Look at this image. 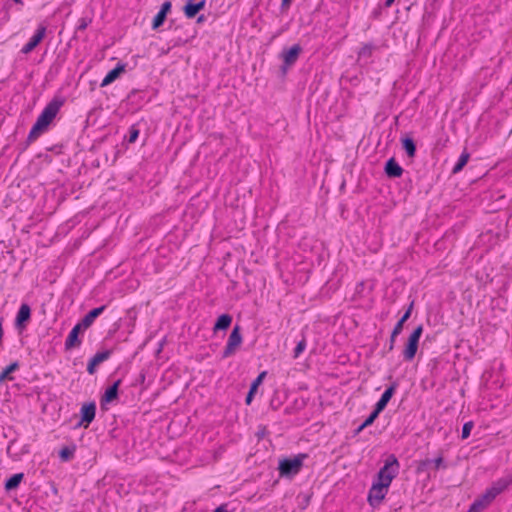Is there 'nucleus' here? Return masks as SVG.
Wrapping results in <instances>:
<instances>
[{"label": "nucleus", "instance_id": "obj_1", "mask_svg": "<svg viewBox=\"0 0 512 512\" xmlns=\"http://www.w3.org/2000/svg\"><path fill=\"white\" fill-rule=\"evenodd\" d=\"M306 454L300 453L293 458H283L279 461L278 470L281 477L292 478L297 475L302 467Z\"/></svg>", "mask_w": 512, "mask_h": 512}, {"label": "nucleus", "instance_id": "obj_2", "mask_svg": "<svg viewBox=\"0 0 512 512\" xmlns=\"http://www.w3.org/2000/svg\"><path fill=\"white\" fill-rule=\"evenodd\" d=\"M423 333V325H418L409 335L403 350V358L405 361H412L418 350L419 340Z\"/></svg>", "mask_w": 512, "mask_h": 512}, {"label": "nucleus", "instance_id": "obj_3", "mask_svg": "<svg viewBox=\"0 0 512 512\" xmlns=\"http://www.w3.org/2000/svg\"><path fill=\"white\" fill-rule=\"evenodd\" d=\"M65 100L62 97H54L43 109L38 116V120L45 124L47 127L51 124L53 119L58 114L60 108L64 105Z\"/></svg>", "mask_w": 512, "mask_h": 512}, {"label": "nucleus", "instance_id": "obj_4", "mask_svg": "<svg viewBox=\"0 0 512 512\" xmlns=\"http://www.w3.org/2000/svg\"><path fill=\"white\" fill-rule=\"evenodd\" d=\"M243 340L241 334V327L239 325H235L229 335L227 344L222 352V358H228L232 356L238 347L241 345Z\"/></svg>", "mask_w": 512, "mask_h": 512}, {"label": "nucleus", "instance_id": "obj_5", "mask_svg": "<svg viewBox=\"0 0 512 512\" xmlns=\"http://www.w3.org/2000/svg\"><path fill=\"white\" fill-rule=\"evenodd\" d=\"M388 489L389 487L383 484L373 482L367 497L369 505L373 508L378 507L388 493Z\"/></svg>", "mask_w": 512, "mask_h": 512}, {"label": "nucleus", "instance_id": "obj_6", "mask_svg": "<svg viewBox=\"0 0 512 512\" xmlns=\"http://www.w3.org/2000/svg\"><path fill=\"white\" fill-rule=\"evenodd\" d=\"M96 415V404L94 401L84 403L80 409V421L76 427L88 428V426L95 419Z\"/></svg>", "mask_w": 512, "mask_h": 512}, {"label": "nucleus", "instance_id": "obj_7", "mask_svg": "<svg viewBox=\"0 0 512 512\" xmlns=\"http://www.w3.org/2000/svg\"><path fill=\"white\" fill-rule=\"evenodd\" d=\"M302 51V47L299 44H295L290 47L288 50H283L281 53V57L283 59L282 71L286 72L287 68L291 67L297 61L300 53Z\"/></svg>", "mask_w": 512, "mask_h": 512}, {"label": "nucleus", "instance_id": "obj_8", "mask_svg": "<svg viewBox=\"0 0 512 512\" xmlns=\"http://www.w3.org/2000/svg\"><path fill=\"white\" fill-rule=\"evenodd\" d=\"M46 26L39 25L35 34L30 38V40L22 47L21 52L23 54H28L32 50H34L38 44L43 40L46 34Z\"/></svg>", "mask_w": 512, "mask_h": 512}, {"label": "nucleus", "instance_id": "obj_9", "mask_svg": "<svg viewBox=\"0 0 512 512\" xmlns=\"http://www.w3.org/2000/svg\"><path fill=\"white\" fill-rule=\"evenodd\" d=\"M85 329L81 326L80 323H77L70 333L68 334L66 340H65V349L71 350L72 348L79 347L81 345V340L79 339L80 332L84 331Z\"/></svg>", "mask_w": 512, "mask_h": 512}, {"label": "nucleus", "instance_id": "obj_10", "mask_svg": "<svg viewBox=\"0 0 512 512\" xmlns=\"http://www.w3.org/2000/svg\"><path fill=\"white\" fill-rule=\"evenodd\" d=\"M111 353L112 352L110 350H104V351H101V352H97L89 360L88 365H87V372L90 375H93L96 372L97 365H99L100 363H102L105 360L109 359V357L111 356Z\"/></svg>", "mask_w": 512, "mask_h": 512}, {"label": "nucleus", "instance_id": "obj_11", "mask_svg": "<svg viewBox=\"0 0 512 512\" xmlns=\"http://www.w3.org/2000/svg\"><path fill=\"white\" fill-rule=\"evenodd\" d=\"M30 318H31L30 306L26 303H23L17 312L16 319H15V326L18 329L24 328L26 326V323L30 320Z\"/></svg>", "mask_w": 512, "mask_h": 512}, {"label": "nucleus", "instance_id": "obj_12", "mask_svg": "<svg viewBox=\"0 0 512 512\" xmlns=\"http://www.w3.org/2000/svg\"><path fill=\"white\" fill-rule=\"evenodd\" d=\"M397 387L398 384L396 382H393L390 386H388L374 407L383 411L393 397Z\"/></svg>", "mask_w": 512, "mask_h": 512}, {"label": "nucleus", "instance_id": "obj_13", "mask_svg": "<svg viewBox=\"0 0 512 512\" xmlns=\"http://www.w3.org/2000/svg\"><path fill=\"white\" fill-rule=\"evenodd\" d=\"M384 171L389 178H398L403 174V168L393 157L386 161Z\"/></svg>", "mask_w": 512, "mask_h": 512}, {"label": "nucleus", "instance_id": "obj_14", "mask_svg": "<svg viewBox=\"0 0 512 512\" xmlns=\"http://www.w3.org/2000/svg\"><path fill=\"white\" fill-rule=\"evenodd\" d=\"M125 67H126V64L118 63L115 68H113L106 74V76L102 80L100 86L105 87V86L111 84L112 82H114L120 76V74L125 71Z\"/></svg>", "mask_w": 512, "mask_h": 512}, {"label": "nucleus", "instance_id": "obj_15", "mask_svg": "<svg viewBox=\"0 0 512 512\" xmlns=\"http://www.w3.org/2000/svg\"><path fill=\"white\" fill-rule=\"evenodd\" d=\"M106 309V306H100L90 310L79 322L84 329H88L94 320Z\"/></svg>", "mask_w": 512, "mask_h": 512}, {"label": "nucleus", "instance_id": "obj_16", "mask_svg": "<svg viewBox=\"0 0 512 512\" xmlns=\"http://www.w3.org/2000/svg\"><path fill=\"white\" fill-rule=\"evenodd\" d=\"M120 383H121V380L118 379L117 381H115L111 386H109L105 390L103 396L101 397V404L110 403L113 400L118 398V388H119Z\"/></svg>", "mask_w": 512, "mask_h": 512}, {"label": "nucleus", "instance_id": "obj_17", "mask_svg": "<svg viewBox=\"0 0 512 512\" xmlns=\"http://www.w3.org/2000/svg\"><path fill=\"white\" fill-rule=\"evenodd\" d=\"M399 467L400 465L397 457L394 454H390L386 458L384 466L379 471L384 474H391V471H395L397 476L399 472Z\"/></svg>", "mask_w": 512, "mask_h": 512}, {"label": "nucleus", "instance_id": "obj_18", "mask_svg": "<svg viewBox=\"0 0 512 512\" xmlns=\"http://www.w3.org/2000/svg\"><path fill=\"white\" fill-rule=\"evenodd\" d=\"M511 484H512V474H509V475L502 477V478L498 479L497 481L493 482V484L491 485L490 488L498 496L503 491H505Z\"/></svg>", "mask_w": 512, "mask_h": 512}, {"label": "nucleus", "instance_id": "obj_19", "mask_svg": "<svg viewBox=\"0 0 512 512\" xmlns=\"http://www.w3.org/2000/svg\"><path fill=\"white\" fill-rule=\"evenodd\" d=\"M47 128L45 124L37 119L28 134L27 145L34 142Z\"/></svg>", "mask_w": 512, "mask_h": 512}, {"label": "nucleus", "instance_id": "obj_20", "mask_svg": "<svg viewBox=\"0 0 512 512\" xmlns=\"http://www.w3.org/2000/svg\"><path fill=\"white\" fill-rule=\"evenodd\" d=\"M265 376H266V371H263L251 383L249 391H248V393L246 395V398H245V403L247 405L251 404V402H252V400L254 398V395L257 392L258 386L262 383V381H263Z\"/></svg>", "mask_w": 512, "mask_h": 512}, {"label": "nucleus", "instance_id": "obj_21", "mask_svg": "<svg viewBox=\"0 0 512 512\" xmlns=\"http://www.w3.org/2000/svg\"><path fill=\"white\" fill-rule=\"evenodd\" d=\"M20 367V364L18 361H14L12 363H10L8 366H6L0 373V385L5 381V380H10L12 381L14 378L11 376V373L15 372L16 370H18Z\"/></svg>", "mask_w": 512, "mask_h": 512}, {"label": "nucleus", "instance_id": "obj_22", "mask_svg": "<svg viewBox=\"0 0 512 512\" xmlns=\"http://www.w3.org/2000/svg\"><path fill=\"white\" fill-rule=\"evenodd\" d=\"M232 323V316L229 315V314H222L220 315L215 324H214V327H213V330L214 332L216 331H219V330H226L230 327Z\"/></svg>", "mask_w": 512, "mask_h": 512}, {"label": "nucleus", "instance_id": "obj_23", "mask_svg": "<svg viewBox=\"0 0 512 512\" xmlns=\"http://www.w3.org/2000/svg\"><path fill=\"white\" fill-rule=\"evenodd\" d=\"M24 474L23 473H16L12 475L10 478H8L5 482V490L6 491H12L18 488L21 481L23 480Z\"/></svg>", "mask_w": 512, "mask_h": 512}, {"label": "nucleus", "instance_id": "obj_24", "mask_svg": "<svg viewBox=\"0 0 512 512\" xmlns=\"http://www.w3.org/2000/svg\"><path fill=\"white\" fill-rule=\"evenodd\" d=\"M413 306H414V301H412L408 308L406 309L405 313L402 315V317L398 320V322L396 323V325L394 326V332L395 334L396 333H401L402 330H403V326H404V323L410 318L411 316V312H412V309H413Z\"/></svg>", "mask_w": 512, "mask_h": 512}, {"label": "nucleus", "instance_id": "obj_25", "mask_svg": "<svg viewBox=\"0 0 512 512\" xmlns=\"http://www.w3.org/2000/svg\"><path fill=\"white\" fill-rule=\"evenodd\" d=\"M469 158H470V153L465 149L461 153L460 157L458 158L457 163L454 165V167L452 169V173L453 174L459 173L465 167Z\"/></svg>", "mask_w": 512, "mask_h": 512}, {"label": "nucleus", "instance_id": "obj_26", "mask_svg": "<svg viewBox=\"0 0 512 512\" xmlns=\"http://www.w3.org/2000/svg\"><path fill=\"white\" fill-rule=\"evenodd\" d=\"M402 147L405 150L406 154L413 158L416 154V144L414 140L410 137H406L402 140Z\"/></svg>", "mask_w": 512, "mask_h": 512}, {"label": "nucleus", "instance_id": "obj_27", "mask_svg": "<svg viewBox=\"0 0 512 512\" xmlns=\"http://www.w3.org/2000/svg\"><path fill=\"white\" fill-rule=\"evenodd\" d=\"M183 12L188 19L194 18L199 13L193 0L186 1Z\"/></svg>", "mask_w": 512, "mask_h": 512}, {"label": "nucleus", "instance_id": "obj_28", "mask_svg": "<svg viewBox=\"0 0 512 512\" xmlns=\"http://www.w3.org/2000/svg\"><path fill=\"white\" fill-rule=\"evenodd\" d=\"M396 477V472L391 471V474H384L382 472L377 473V480L375 482L383 484L387 487L390 486L392 480Z\"/></svg>", "mask_w": 512, "mask_h": 512}, {"label": "nucleus", "instance_id": "obj_29", "mask_svg": "<svg viewBox=\"0 0 512 512\" xmlns=\"http://www.w3.org/2000/svg\"><path fill=\"white\" fill-rule=\"evenodd\" d=\"M487 506L488 504L485 501H483L481 497H479L471 504L470 508L468 509V512H481Z\"/></svg>", "mask_w": 512, "mask_h": 512}, {"label": "nucleus", "instance_id": "obj_30", "mask_svg": "<svg viewBox=\"0 0 512 512\" xmlns=\"http://www.w3.org/2000/svg\"><path fill=\"white\" fill-rule=\"evenodd\" d=\"M431 463L434 464L435 470L446 469L447 468V465L444 463V458L442 457V455L438 456L434 460L426 459L423 462V465H428V464H431Z\"/></svg>", "mask_w": 512, "mask_h": 512}, {"label": "nucleus", "instance_id": "obj_31", "mask_svg": "<svg viewBox=\"0 0 512 512\" xmlns=\"http://www.w3.org/2000/svg\"><path fill=\"white\" fill-rule=\"evenodd\" d=\"M166 17L167 16L164 13L158 11V13L154 16L152 20V29L157 30L159 27H161L165 22Z\"/></svg>", "mask_w": 512, "mask_h": 512}, {"label": "nucleus", "instance_id": "obj_32", "mask_svg": "<svg viewBox=\"0 0 512 512\" xmlns=\"http://www.w3.org/2000/svg\"><path fill=\"white\" fill-rule=\"evenodd\" d=\"M74 451H75V447H73V448L63 447L59 451V457L62 461H69L73 457Z\"/></svg>", "mask_w": 512, "mask_h": 512}, {"label": "nucleus", "instance_id": "obj_33", "mask_svg": "<svg viewBox=\"0 0 512 512\" xmlns=\"http://www.w3.org/2000/svg\"><path fill=\"white\" fill-rule=\"evenodd\" d=\"M381 412H382L381 410L374 407V409L370 413V415L364 420L363 426L368 427V426L372 425Z\"/></svg>", "mask_w": 512, "mask_h": 512}, {"label": "nucleus", "instance_id": "obj_34", "mask_svg": "<svg viewBox=\"0 0 512 512\" xmlns=\"http://www.w3.org/2000/svg\"><path fill=\"white\" fill-rule=\"evenodd\" d=\"M306 348V340L305 338H303L302 340H300L296 347L294 348V351H293V358H298L300 356V354L305 350Z\"/></svg>", "mask_w": 512, "mask_h": 512}, {"label": "nucleus", "instance_id": "obj_35", "mask_svg": "<svg viewBox=\"0 0 512 512\" xmlns=\"http://www.w3.org/2000/svg\"><path fill=\"white\" fill-rule=\"evenodd\" d=\"M497 497L496 493L492 491L489 487L486 491L481 495L483 501H485L488 505Z\"/></svg>", "mask_w": 512, "mask_h": 512}, {"label": "nucleus", "instance_id": "obj_36", "mask_svg": "<svg viewBox=\"0 0 512 512\" xmlns=\"http://www.w3.org/2000/svg\"><path fill=\"white\" fill-rule=\"evenodd\" d=\"M374 50L373 44H365L359 51V57H370Z\"/></svg>", "mask_w": 512, "mask_h": 512}, {"label": "nucleus", "instance_id": "obj_37", "mask_svg": "<svg viewBox=\"0 0 512 512\" xmlns=\"http://www.w3.org/2000/svg\"><path fill=\"white\" fill-rule=\"evenodd\" d=\"M473 426H474V423L472 421H468V422L464 423V425L462 427V433H461V438L463 440L467 439L470 436Z\"/></svg>", "mask_w": 512, "mask_h": 512}, {"label": "nucleus", "instance_id": "obj_38", "mask_svg": "<svg viewBox=\"0 0 512 512\" xmlns=\"http://www.w3.org/2000/svg\"><path fill=\"white\" fill-rule=\"evenodd\" d=\"M91 19L90 18H87V17H82L78 20V25H77V28L76 30L77 31H84L88 25L91 23Z\"/></svg>", "mask_w": 512, "mask_h": 512}, {"label": "nucleus", "instance_id": "obj_39", "mask_svg": "<svg viewBox=\"0 0 512 512\" xmlns=\"http://www.w3.org/2000/svg\"><path fill=\"white\" fill-rule=\"evenodd\" d=\"M138 136H139V130H138V129H136L135 127H132V128L130 129V133H129V139H128V141H129L130 143H134V142L137 140Z\"/></svg>", "mask_w": 512, "mask_h": 512}, {"label": "nucleus", "instance_id": "obj_40", "mask_svg": "<svg viewBox=\"0 0 512 512\" xmlns=\"http://www.w3.org/2000/svg\"><path fill=\"white\" fill-rule=\"evenodd\" d=\"M171 7H172L171 1L167 0L162 3L159 11H161L162 13H164L167 16V14L171 11Z\"/></svg>", "mask_w": 512, "mask_h": 512}, {"label": "nucleus", "instance_id": "obj_41", "mask_svg": "<svg viewBox=\"0 0 512 512\" xmlns=\"http://www.w3.org/2000/svg\"><path fill=\"white\" fill-rule=\"evenodd\" d=\"M399 334L400 333H396L395 334L394 329L392 330L391 335H390V339H389V348H388L389 351H392L394 349V344H395V341H396V337Z\"/></svg>", "mask_w": 512, "mask_h": 512}, {"label": "nucleus", "instance_id": "obj_42", "mask_svg": "<svg viewBox=\"0 0 512 512\" xmlns=\"http://www.w3.org/2000/svg\"><path fill=\"white\" fill-rule=\"evenodd\" d=\"M205 4H206V1L205 0H201L199 2H195V5H196V8L197 10L200 12L201 10L204 9L205 7Z\"/></svg>", "mask_w": 512, "mask_h": 512}, {"label": "nucleus", "instance_id": "obj_43", "mask_svg": "<svg viewBox=\"0 0 512 512\" xmlns=\"http://www.w3.org/2000/svg\"><path fill=\"white\" fill-rule=\"evenodd\" d=\"M213 512H228L226 505L218 506Z\"/></svg>", "mask_w": 512, "mask_h": 512}, {"label": "nucleus", "instance_id": "obj_44", "mask_svg": "<svg viewBox=\"0 0 512 512\" xmlns=\"http://www.w3.org/2000/svg\"><path fill=\"white\" fill-rule=\"evenodd\" d=\"M366 426H363V423L354 431V435H358Z\"/></svg>", "mask_w": 512, "mask_h": 512}, {"label": "nucleus", "instance_id": "obj_45", "mask_svg": "<svg viewBox=\"0 0 512 512\" xmlns=\"http://www.w3.org/2000/svg\"><path fill=\"white\" fill-rule=\"evenodd\" d=\"M394 1H395V0H386V1H385V6H386V7H390V6L393 4V2H394Z\"/></svg>", "mask_w": 512, "mask_h": 512}, {"label": "nucleus", "instance_id": "obj_46", "mask_svg": "<svg viewBox=\"0 0 512 512\" xmlns=\"http://www.w3.org/2000/svg\"><path fill=\"white\" fill-rule=\"evenodd\" d=\"M438 0H428V2L430 3V5L434 8L435 7V4L437 3Z\"/></svg>", "mask_w": 512, "mask_h": 512}, {"label": "nucleus", "instance_id": "obj_47", "mask_svg": "<svg viewBox=\"0 0 512 512\" xmlns=\"http://www.w3.org/2000/svg\"><path fill=\"white\" fill-rule=\"evenodd\" d=\"M204 18H205V17H204V15H200V16L198 17V19H197V22H198V23L203 22V21H204Z\"/></svg>", "mask_w": 512, "mask_h": 512}, {"label": "nucleus", "instance_id": "obj_48", "mask_svg": "<svg viewBox=\"0 0 512 512\" xmlns=\"http://www.w3.org/2000/svg\"><path fill=\"white\" fill-rule=\"evenodd\" d=\"M291 0H282V6L290 4Z\"/></svg>", "mask_w": 512, "mask_h": 512}, {"label": "nucleus", "instance_id": "obj_49", "mask_svg": "<svg viewBox=\"0 0 512 512\" xmlns=\"http://www.w3.org/2000/svg\"><path fill=\"white\" fill-rule=\"evenodd\" d=\"M263 436H264V430H263L262 432H259V433H258V437H259V438H262Z\"/></svg>", "mask_w": 512, "mask_h": 512}, {"label": "nucleus", "instance_id": "obj_50", "mask_svg": "<svg viewBox=\"0 0 512 512\" xmlns=\"http://www.w3.org/2000/svg\"><path fill=\"white\" fill-rule=\"evenodd\" d=\"M14 2H19L20 0H13Z\"/></svg>", "mask_w": 512, "mask_h": 512}, {"label": "nucleus", "instance_id": "obj_51", "mask_svg": "<svg viewBox=\"0 0 512 512\" xmlns=\"http://www.w3.org/2000/svg\"><path fill=\"white\" fill-rule=\"evenodd\" d=\"M468 512V511H467Z\"/></svg>", "mask_w": 512, "mask_h": 512}]
</instances>
